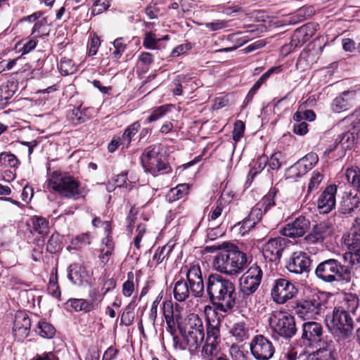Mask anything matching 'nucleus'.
Segmentation results:
<instances>
[{"mask_svg":"<svg viewBox=\"0 0 360 360\" xmlns=\"http://www.w3.org/2000/svg\"><path fill=\"white\" fill-rule=\"evenodd\" d=\"M269 323L274 338L279 336L285 340H289L296 335L297 330L295 319L288 312L272 311L269 318Z\"/></svg>","mask_w":360,"mask_h":360,"instance_id":"0eeeda50","label":"nucleus"},{"mask_svg":"<svg viewBox=\"0 0 360 360\" xmlns=\"http://www.w3.org/2000/svg\"><path fill=\"white\" fill-rule=\"evenodd\" d=\"M356 94L354 91H345L335 97L331 103L334 112L340 113L352 108L356 104Z\"/></svg>","mask_w":360,"mask_h":360,"instance_id":"412c9836","label":"nucleus"},{"mask_svg":"<svg viewBox=\"0 0 360 360\" xmlns=\"http://www.w3.org/2000/svg\"><path fill=\"white\" fill-rule=\"evenodd\" d=\"M309 171V168L307 166V164L300 158L288 169V174L289 178L297 179L300 178L306 174Z\"/></svg>","mask_w":360,"mask_h":360,"instance_id":"37998d69","label":"nucleus"},{"mask_svg":"<svg viewBox=\"0 0 360 360\" xmlns=\"http://www.w3.org/2000/svg\"><path fill=\"white\" fill-rule=\"evenodd\" d=\"M104 296L103 292L101 294L98 288H91L89 290V300H88V302L91 304L89 307H92V311L98 308L99 304L103 301Z\"/></svg>","mask_w":360,"mask_h":360,"instance_id":"5fc2aeb1","label":"nucleus"},{"mask_svg":"<svg viewBox=\"0 0 360 360\" xmlns=\"http://www.w3.org/2000/svg\"><path fill=\"white\" fill-rule=\"evenodd\" d=\"M221 321L219 318L206 317V341L221 342Z\"/></svg>","mask_w":360,"mask_h":360,"instance_id":"c85d7f7f","label":"nucleus"},{"mask_svg":"<svg viewBox=\"0 0 360 360\" xmlns=\"http://www.w3.org/2000/svg\"><path fill=\"white\" fill-rule=\"evenodd\" d=\"M174 297L177 302H184L192 296L188 283L184 277L174 279V285L173 288Z\"/></svg>","mask_w":360,"mask_h":360,"instance_id":"cd10ccee","label":"nucleus"},{"mask_svg":"<svg viewBox=\"0 0 360 360\" xmlns=\"http://www.w3.org/2000/svg\"><path fill=\"white\" fill-rule=\"evenodd\" d=\"M331 229L329 223L321 221L312 227L311 232L304 237V240L308 244L322 243L331 234Z\"/></svg>","mask_w":360,"mask_h":360,"instance_id":"4be33fe9","label":"nucleus"},{"mask_svg":"<svg viewBox=\"0 0 360 360\" xmlns=\"http://www.w3.org/2000/svg\"><path fill=\"white\" fill-rule=\"evenodd\" d=\"M169 39V35H165L162 38H156L155 34L153 32H146L144 34L143 46L147 49H160L161 42Z\"/></svg>","mask_w":360,"mask_h":360,"instance_id":"ea45409f","label":"nucleus"},{"mask_svg":"<svg viewBox=\"0 0 360 360\" xmlns=\"http://www.w3.org/2000/svg\"><path fill=\"white\" fill-rule=\"evenodd\" d=\"M312 259L304 251L294 252L288 259L285 268L291 274L295 275H308L311 270Z\"/></svg>","mask_w":360,"mask_h":360,"instance_id":"2eb2a0df","label":"nucleus"},{"mask_svg":"<svg viewBox=\"0 0 360 360\" xmlns=\"http://www.w3.org/2000/svg\"><path fill=\"white\" fill-rule=\"evenodd\" d=\"M205 287L208 300L217 311L229 314L239 307L236 285L230 279L211 273L205 276Z\"/></svg>","mask_w":360,"mask_h":360,"instance_id":"f257e3e1","label":"nucleus"},{"mask_svg":"<svg viewBox=\"0 0 360 360\" xmlns=\"http://www.w3.org/2000/svg\"><path fill=\"white\" fill-rule=\"evenodd\" d=\"M34 248L32 252V258L35 262H39L42 259L45 239L36 238L34 240Z\"/></svg>","mask_w":360,"mask_h":360,"instance_id":"bf43d9fd","label":"nucleus"},{"mask_svg":"<svg viewBox=\"0 0 360 360\" xmlns=\"http://www.w3.org/2000/svg\"><path fill=\"white\" fill-rule=\"evenodd\" d=\"M298 292V289L290 281L286 278L276 279L271 290V297L277 304H284L292 299Z\"/></svg>","mask_w":360,"mask_h":360,"instance_id":"4468645a","label":"nucleus"},{"mask_svg":"<svg viewBox=\"0 0 360 360\" xmlns=\"http://www.w3.org/2000/svg\"><path fill=\"white\" fill-rule=\"evenodd\" d=\"M263 278V271L257 264H252L239 279L238 307H248L251 302L252 296L258 290Z\"/></svg>","mask_w":360,"mask_h":360,"instance_id":"423d86ee","label":"nucleus"},{"mask_svg":"<svg viewBox=\"0 0 360 360\" xmlns=\"http://www.w3.org/2000/svg\"><path fill=\"white\" fill-rule=\"evenodd\" d=\"M268 156L265 154L259 155L256 159L253 160L250 164V169L248 173V179L251 178L252 181L254 178L260 174L267 166Z\"/></svg>","mask_w":360,"mask_h":360,"instance_id":"4c0bfd02","label":"nucleus"},{"mask_svg":"<svg viewBox=\"0 0 360 360\" xmlns=\"http://www.w3.org/2000/svg\"><path fill=\"white\" fill-rule=\"evenodd\" d=\"M330 318L329 329L335 338L347 339L354 328L353 320L344 307H335Z\"/></svg>","mask_w":360,"mask_h":360,"instance_id":"6e6552de","label":"nucleus"},{"mask_svg":"<svg viewBox=\"0 0 360 360\" xmlns=\"http://www.w3.org/2000/svg\"><path fill=\"white\" fill-rule=\"evenodd\" d=\"M282 158L283 155L279 151L275 152L269 158L268 157L267 171L269 172L270 169L278 170L283 165Z\"/></svg>","mask_w":360,"mask_h":360,"instance_id":"13d9d810","label":"nucleus"},{"mask_svg":"<svg viewBox=\"0 0 360 360\" xmlns=\"http://www.w3.org/2000/svg\"><path fill=\"white\" fill-rule=\"evenodd\" d=\"M31 319L26 311L18 310L15 313L12 332L15 340L22 341L30 334Z\"/></svg>","mask_w":360,"mask_h":360,"instance_id":"a211bd4d","label":"nucleus"},{"mask_svg":"<svg viewBox=\"0 0 360 360\" xmlns=\"http://www.w3.org/2000/svg\"><path fill=\"white\" fill-rule=\"evenodd\" d=\"M344 259L345 260L349 259V266L352 267V271L353 269L360 268V249L349 250L344 254Z\"/></svg>","mask_w":360,"mask_h":360,"instance_id":"3c124183","label":"nucleus"},{"mask_svg":"<svg viewBox=\"0 0 360 360\" xmlns=\"http://www.w3.org/2000/svg\"><path fill=\"white\" fill-rule=\"evenodd\" d=\"M181 273H184L188 283L192 297L202 298L205 295V280L202 277V273L199 264H190L181 268Z\"/></svg>","mask_w":360,"mask_h":360,"instance_id":"9d476101","label":"nucleus"},{"mask_svg":"<svg viewBox=\"0 0 360 360\" xmlns=\"http://www.w3.org/2000/svg\"><path fill=\"white\" fill-rule=\"evenodd\" d=\"M315 32L316 29L310 24L296 29L291 37L290 43L281 47L282 52L287 55L292 52L296 48L302 46L313 37Z\"/></svg>","mask_w":360,"mask_h":360,"instance_id":"f3484780","label":"nucleus"},{"mask_svg":"<svg viewBox=\"0 0 360 360\" xmlns=\"http://www.w3.org/2000/svg\"><path fill=\"white\" fill-rule=\"evenodd\" d=\"M101 44V41L96 32H91L89 35V39L87 45L89 56H95Z\"/></svg>","mask_w":360,"mask_h":360,"instance_id":"6e6d98bb","label":"nucleus"},{"mask_svg":"<svg viewBox=\"0 0 360 360\" xmlns=\"http://www.w3.org/2000/svg\"><path fill=\"white\" fill-rule=\"evenodd\" d=\"M245 129V124L242 120H238L234 122L232 138L236 143H238L244 136Z\"/></svg>","mask_w":360,"mask_h":360,"instance_id":"0e129e2a","label":"nucleus"},{"mask_svg":"<svg viewBox=\"0 0 360 360\" xmlns=\"http://www.w3.org/2000/svg\"><path fill=\"white\" fill-rule=\"evenodd\" d=\"M316 277L323 283H349L354 276L352 267L335 258L324 259L314 269Z\"/></svg>","mask_w":360,"mask_h":360,"instance_id":"39448f33","label":"nucleus"},{"mask_svg":"<svg viewBox=\"0 0 360 360\" xmlns=\"http://www.w3.org/2000/svg\"><path fill=\"white\" fill-rule=\"evenodd\" d=\"M66 305L68 310L70 311H84V313L92 311V307H89L91 304L85 299L70 298L67 301Z\"/></svg>","mask_w":360,"mask_h":360,"instance_id":"79ce46f5","label":"nucleus"},{"mask_svg":"<svg viewBox=\"0 0 360 360\" xmlns=\"http://www.w3.org/2000/svg\"><path fill=\"white\" fill-rule=\"evenodd\" d=\"M256 224H257L255 221H252V219H249L247 216L242 221L235 224L233 228L239 227V233L241 235H244L254 228Z\"/></svg>","mask_w":360,"mask_h":360,"instance_id":"774afa93","label":"nucleus"},{"mask_svg":"<svg viewBox=\"0 0 360 360\" xmlns=\"http://www.w3.org/2000/svg\"><path fill=\"white\" fill-rule=\"evenodd\" d=\"M36 332L42 338L51 339L55 335L56 330L52 324L41 320L38 322Z\"/></svg>","mask_w":360,"mask_h":360,"instance_id":"49530a36","label":"nucleus"},{"mask_svg":"<svg viewBox=\"0 0 360 360\" xmlns=\"http://www.w3.org/2000/svg\"><path fill=\"white\" fill-rule=\"evenodd\" d=\"M230 333L238 342H242L249 338V328L245 321H238L233 324Z\"/></svg>","mask_w":360,"mask_h":360,"instance_id":"e433bc0d","label":"nucleus"},{"mask_svg":"<svg viewBox=\"0 0 360 360\" xmlns=\"http://www.w3.org/2000/svg\"><path fill=\"white\" fill-rule=\"evenodd\" d=\"M18 89V82L17 79H11L5 84L1 85V90L5 94V99L11 98Z\"/></svg>","mask_w":360,"mask_h":360,"instance_id":"603ef678","label":"nucleus"},{"mask_svg":"<svg viewBox=\"0 0 360 360\" xmlns=\"http://www.w3.org/2000/svg\"><path fill=\"white\" fill-rule=\"evenodd\" d=\"M288 245V240L284 237L278 236L269 238L262 247V252L265 261L277 266Z\"/></svg>","mask_w":360,"mask_h":360,"instance_id":"f8f14e48","label":"nucleus"},{"mask_svg":"<svg viewBox=\"0 0 360 360\" xmlns=\"http://www.w3.org/2000/svg\"><path fill=\"white\" fill-rule=\"evenodd\" d=\"M115 249V241L101 240L98 259L103 266H105L110 261Z\"/></svg>","mask_w":360,"mask_h":360,"instance_id":"58836bf2","label":"nucleus"},{"mask_svg":"<svg viewBox=\"0 0 360 360\" xmlns=\"http://www.w3.org/2000/svg\"><path fill=\"white\" fill-rule=\"evenodd\" d=\"M0 163L10 167H16L19 164L17 157L11 153L3 152L0 154Z\"/></svg>","mask_w":360,"mask_h":360,"instance_id":"052dcab7","label":"nucleus"},{"mask_svg":"<svg viewBox=\"0 0 360 360\" xmlns=\"http://www.w3.org/2000/svg\"><path fill=\"white\" fill-rule=\"evenodd\" d=\"M173 108L172 104H165L152 108L149 111V115L146 118L143 124H148L160 120L171 112Z\"/></svg>","mask_w":360,"mask_h":360,"instance_id":"2f4dec72","label":"nucleus"},{"mask_svg":"<svg viewBox=\"0 0 360 360\" xmlns=\"http://www.w3.org/2000/svg\"><path fill=\"white\" fill-rule=\"evenodd\" d=\"M59 68L61 74L63 75H71L76 70L73 60L66 57L61 58Z\"/></svg>","mask_w":360,"mask_h":360,"instance_id":"4d7b16f0","label":"nucleus"},{"mask_svg":"<svg viewBox=\"0 0 360 360\" xmlns=\"http://www.w3.org/2000/svg\"><path fill=\"white\" fill-rule=\"evenodd\" d=\"M337 191L335 184H330L322 191L316 202L319 213L328 214L335 208Z\"/></svg>","mask_w":360,"mask_h":360,"instance_id":"aec40b11","label":"nucleus"},{"mask_svg":"<svg viewBox=\"0 0 360 360\" xmlns=\"http://www.w3.org/2000/svg\"><path fill=\"white\" fill-rule=\"evenodd\" d=\"M250 352L257 360H269L275 352L271 341L264 335H256L250 345Z\"/></svg>","mask_w":360,"mask_h":360,"instance_id":"dca6fc26","label":"nucleus"},{"mask_svg":"<svg viewBox=\"0 0 360 360\" xmlns=\"http://www.w3.org/2000/svg\"><path fill=\"white\" fill-rule=\"evenodd\" d=\"M115 50L112 51L111 56L115 60H119L127 47L125 39L123 37H118L112 42Z\"/></svg>","mask_w":360,"mask_h":360,"instance_id":"8fccbe9b","label":"nucleus"},{"mask_svg":"<svg viewBox=\"0 0 360 360\" xmlns=\"http://www.w3.org/2000/svg\"><path fill=\"white\" fill-rule=\"evenodd\" d=\"M340 124H342L346 130L350 129L352 132H356L359 134L360 131V110H355L342 119Z\"/></svg>","mask_w":360,"mask_h":360,"instance_id":"c9c22d12","label":"nucleus"},{"mask_svg":"<svg viewBox=\"0 0 360 360\" xmlns=\"http://www.w3.org/2000/svg\"><path fill=\"white\" fill-rule=\"evenodd\" d=\"M91 243V235L90 232L82 233L76 236L70 241V248L79 250L85 245Z\"/></svg>","mask_w":360,"mask_h":360,"instance_id":"a18cd8bd","label":"nucleus"},{"mask_svg":"<svg viewBox=\"0 0 360 360\" xmlns=\"http://www.w3.org/2000/svg\"><path fill=\"white\" fill-rule=\"evenodd\" d=\"M360 205V197L357 193L345 192L343 193L339 211L340 213L347 214L353 212Z\"/></svg>","mask_w":360,"mask_h":360,"instance_id":"a878e982","label":"nucleus"},{"mask_svg":"<svg viewBox=\"0 0 360 360\" xmlns=\"http://www.w3.org/2000/svg\"><path fill=\"white\" fill-rule=\"evenodd\" d=\"M141 162L146 172L154 176H158L163 171L167 173V169H170L169 164L162 160V155L151 147L144 150L141 156Z\"/></svg>","mask_w":360,"mask_h":360,"instance_id":"ddd939ff","label":"nucleus"},{"mask_svg":"<svg viewBox=\"0 0 360 360\" xmlns=\"http://www.w3.org/2000/svg\"><path fill=\"white\" fill-rule=\"evenodd\" d=\"M359 306V298L357 296L349 295L344 300V307L348 314L354 313Z\"/></svg>","mask_w":360,"mask_h":360,"instance_id":"69168bd1","label":"nucleus"},{"mask_svg":"<svg viewBox=\"0 0 360 360\" xmlns=\"http://www.w3.org/2000/svg\"><path fill=\"white\" fill-rule=\"evenodd\" d=\"M178 330L181 336L188 338L195 349L205 338L203 322L195 314L188 315L182 323H178Z\"/></svg>","mask_w":360,"mask_h":360,"instance_id":"1a4fd4ad","label":"nucleus"},{"mask_svg":"<svg viewBox=\"0 0 360 360\" xmlns=\"http://www.w3.org/2000/svg\"><path fill=\"white\" fill-rule=\"evenodd\" d=\"M323 179V174H321L320 172L317 170L314 171L308 184L307 193L309 194L313 191L317 190Z\"/></svg>","mask_w":360,"mask_h":360,"instance_id":"680f3d73","label":"nucleus"},{"mask_svg":"<svg viewBox=\"0 0 360 360\" xmlns=\"http://www.w3.org/2000/svg\"><path fill=\"white\" fill-rule=\"evenodd\" d=\"M296 345L302 349L304 353L316 349L313 353L317 355L323 352H327L334 346L333 340L324 335L322 324L316 321H307L302 323L301 335L297 340Z\"/></svg>","mask_w":360,"mask_h":360,"instance_id":"7ed1b4c3","label":"nucleus"},{"mask_svg":"<svg viewBox=\"0 0 360 360\" xmlns=\"http://www.w3.org/2000/svg\"><path fill=\"white\" fill-rule=\"evenodd\" d=\"M358 135L356 132H352L350 129L345 130V132L338 135L337 137L338 143H340L342 150H352L357 143Z\"/></svg>","mask_w":360,"mask_h":360,"instance_id":"72a5a7b5","label":"nucleus"},{"mask_svg":"<svg viewBox=\"0 0 360 360\" xmlns=\"http://www.w3.org/2000/svg\"><path fill=\"white\" fill-rule=\"evenodd\" d=\"M173 337V343L174 346L176 349H179L181 350H194L195 347L192 344H190V341L188 338L185 336H181V338L179 337L176 335V333L174 335H172Z\"/></svg>","mask_w":360,"mask_h":360,"instance_id":"864d4df0","label":"nucleus"},{"mask_svg":"<svg viewBox=\"0 0 360 360\" xmlns=\"http://www.w3.org/2000/svg\"><path fill=\"white\" fill-rule=\"evenodd\" d=\"M247 254L233 243H224V248L218 252L213 261L214 269L224 274L236 276L248 266Z\"/></svg>","mask_w":360,"mask_h":360,"instance_id":"f03ea898","label":"nucleus"},{"mask_svg":"<svg viewBox=\"0 0 360 360\" xmlns=\"http://www.w3.org/2000/svg\"><path fill=\"white\" fill-rule=\"evenodd\" d=\"M220 342L206 341L201 351V354L205 360H217L221 357H227L228 356L221 352Z\"/></svg>","mask_w":360,"mask_h":360,"instance_id":"c756f323","label":"nucleus"},{"mask_svg":"<svg viewBox=\"0 0 360 360\" xmlns=\"http://www.w3.org/2000/svg\"><path fill=\"white\" fill-rule=\"evenodd\" d=\"M278 192V188L271 187L269 192L256 204L264 214L276 206V198Z\"/></svg>","mask_w":360,"mask_h":360,"instance_id":"7c9ffc66","label":"nucleus"},{"mask_svg":"<svg viewBox=\"0 0 360 360\" xmlns=\"http://www.w3.org/2000/svg\"><path fill=\"white\" fill-rule=\"evenodd\" d=\"M47 184L49 189L57 193L60 197L77 200L84 198L82 183L68 172L51 171L50 164L47 167Z\"/></svg>","mask_w":360,"mask_h":360,"instance_id":"20e7f679","label":"nucleus"},{"mask_svg":"<svg viewBox=\"0 0 360 360\" xmlns=\"http://www.w3.org/2000/svg\"><path fill=\"white\" fill-rule=\"evenodd\" d=\"M323 302L318 295H313L307 299L297 300L293 310L302 319H316L323 311Z\"/></svg>","mask_w":360,"mask_h":360,"instance_id":"9b49d317","label":"nucleus"},{"mask_svg":"<svg viewBox=\"0 0 360 360\" xmlns=\"http://www.w3.org/2000/svg\"><path fill=\"white\" fill-rule=\"evenodd\" d=\"M68 278L75 285L81 286L90 278L89 271L84 264L74 262L67 269Z\"/></svg>","mask_w":360,"mask_h":360,"instance_id":"b1692460","label":"nucleus"},{"mask_svg":"<svg viewBox=\"0 0 360 360\" xmlns=\"http://www.w3.org/2000/svg\"><path fill=\"white\" fill-rule=\"evenodd\" d=\"M174 246L175 243L169 241L165 245L157 248L153 256V261L155 262V264L159 265L163 262L166 264L171 256Z\"/></svg>","mask_w":360,"mask_h":360,"instance_id":"473e14b6","label":"nucleus"},{"mask_svg":"<svg viewBox=\"0 0 360 360\" xmlns=\"http://www.w3.org/2000/svg\"><path fill=\"white\" fill-rule=\"evenodd\" d=\"M58 272L56 269L55 273L51 272L48 284V293L58 301L61 300V291L58 284Z\"/></svg>","mask_w":360,"mask_h":360,"instance_id":"c03bdc74","label":"nucleus"},{"mask_svg":"<svg viewBox=\"0 0 360 360\" xmlns=\"http://www.w3.org/2000/svg\"><path fill=\"white\" fill-rule=\"evenodd\" d=\"M189 191V186L186 184H181L177 185L175 188H171L168 196L169 201H176L185 197Z\"/></svg>","mask_w":360,"mask_h":360,"instance_id":"09e8293b","label":"nucleus"},{"mask_svg":"<svg viewBox=\"0 0 360 360\" xmlns=\"http://www.w3.org/2000/svg\"><path fill=\"white\" fill-rule=\"evenodd\" d=\"M122 294L125 297H130L134 291V274L132 271L127 273V279L122 284Z\"/></svg>","mask_w":360,"mask_h":360,"instance_id":"e2e57ef3","label":"nucleus"},{"mask_svg":"<svg viewBox=\"0 0 360 360\" xmlns=\"http://www.w3.org/2000/svg\"><path fill=\"white\" fill-rule=\"evenodd\" d=\"M31 223L30 232L32 234L37 233L40 236L39 238H44L49 232V221L45 217L38 215H34L30 217Z\"/></svg>","mask_w":360,"mask_h":360,"instance_id":"bb28decb","label":"nucleus"},{"mask_svg":"<svg viewBox=\"0 0 360 360\" xmlns=\"http://www.w3.org/2000/svg\"><path fill=\"white\" fill-rule=\"evenodd\" d=\"M62 250V240L58 232L53 233L46 243V250L50 254H56Z\"/></svg>","mask_w":360,"mask_h":360,"instance_id":"de8ad7c7","label":"nucleus"},{"mask_svg":"<svg viewBox=\"0 0 360 360\" xmlns=\"http://www.w3.org/2000/svg\"><path fill=\"white\" fill-rule=\"evenodd\" d=\"M93 116V109L84 107L80 105L78 107H74L68 110L66 112V118L70 124L77 126L85 123L91 119Z\"/></svg>","mask_w":360,"mask_h":360,"instance_id":"5701e85b","label":"nucleus"},{"mask_svg":"<svg viewBox=\"0 0 360 360\" xmlns=\"http://www.w3.org/2000/svg\"><path fill=\"white\" fill-rule=\"evenodd\" d=\"M342 239L349 250L360 249V227H352L347 234L342 236Z\"/></svg>","mask_w":360,"mask_h":360,"instance_id":"f704fd0d","label":"nucleus"},{"mask_svg":"<svg viewBox=\"0 0 360 360\" xmlns=\"http://www.w3.org/2000/svg\"><path fill=\"white\" fill-rule=\"evenodd\" d=\"M163 316L167 323V330L174 335L178 329V323H182L180 313L175 314L172 301H165L162 307Z\"/></svg>","mask_w":360,"mask_h":360,"instance_id":"393cba45","label":"nucleus"},{"mask_svg":"<svg viewBox=\"0 0 360 360\" xmlns=\"http://www.w3.org/2000/svg\"><path fill=\"white\" fill-rule=\"evenodd\" d=\"M141 128V122L139 120L135 121L129 125L120 136L122 141V149L128 148L132 141V138L138 133Z\"/></svg>","mask_w":360,"mask_h":360,"instance_id":"a19ab883","label":"nucleus"},{"mask_svg":"<svg viewBox=\"0 0 360 360\" xmlns=\"http://www.w3.org/2000/svg\"><path fill=\"white\" fill-rule=\"evenodd\" d=\"M110 7L108 0H94L91 8V14L94 15L101 14L107 11Z\"/></svg>","mask_w":360,"mask_h":360,"instance_id":"338daca9","label":"nucleus"},{"mask_svg":"<svg viewBox=\"0 0 360 360\" xmlns=\"http://www.w3.org/2000/svg\"><path fill=\"white\" fill-rule=\"evenodd\" d=\"M309 228L310 221L304 216H299L291 222L286 224L281 233L285 237L295 238L303 236Z\"/></svg>","mask_w":360,"mask_h":360,"instance_id":"6ab92c4d","label":"nucleus"}]
</instances>
